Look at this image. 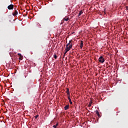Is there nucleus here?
<instances>
[{
  "instance_id": "1",
  "label": "nucleus",
  "mask_w": 128,
  "mask_h": 128,
  "mask_svg": "<svg viewBox=\"0 0 128 128\" xmlns=\"http://www.w3.org/2000/svg\"><path fill=\"white\" fill-rule=\"evenodd\" d=\"M72 48V40L69 41V42L66 45V48L67 52H70V49Z\"/></svg>"
},
{
  "instance_id": "2",
  "label": "nucleus",
  "mask_w": 128,
  "mask_h": 128,
  "mask_svg": "<svg viewBox=\"0 0 128 128\" xmlns=\"http://www.w3.org/2000/svg\"><path fill=\"white\" fill-rule=\"evenodd\" d=\"M98 61L101 64H104V56H100L98 58Z\"/></svg>"
},
{
  "instance_id": "3",
  "label": "nucleus",
  "mask_w": 128,
  "mask_h": 128,
  "mask_svg": "<svg viewBox=\"0 0 128 128\" xmlns=\"http://www.w3.org/2000/svg\"><path fill=\"white\" fill-rule=\"evenodd\" d=\"M18 14V12L16 10H14V12L12 13V16H16Z\"/></svg>"
},
{
  "instance_id": "4",
  "label": "nucleus",
  "mask_w": 128,
  "mask_h": 128,
  "mask_svg": "<svg viewBox=\"0 0 128 128\" xmlns=\"http://www.w3.org/2000/svg\"><path fill=\"white\" fill-rule=\"evenodd\" d=\"M8 8L9 10H14V4H10L9 6H8Z\"/></svg>"
},
{
  "instance_id": "5",
  "label": "nucleus",
  "mask_w": 128,
  "mask_h": 128,
  "mask_svg": "<svg viewBox=\"0 0 128 128\" xmlns=\"http://www.w3.org/2000/svg\"><path fill=\"white\" fill-rule=\"evenodd\" d=\"M66 94H67L68 96H70V88H66Z\"/></svg>"
},
{
  "instance_id": "6",
  "label": "nucleus",
  "mask_w": 128,
  "mask_h": 128,
  "mask_svg": "<svg viewBox=\"0 0 128 128\" xmlns=\"http://www.w3.org/2000/svg\"><path fill=\"white\" fill-rule=\"evenodd\" d=\"M70 96H68V100H69V102L70 104H72V99H70Z\"/></svg>"
},
{
  "instance_id": "7",
  "label": "nucleus",
  "mask_w": 128,
  "mask_h": 128,
  "mask_svg": "<svg viewBox=\"0 0 128 128\" xmlns=\"http://www.w3.org/2000/svg\"><path fill=\"white\" fill-rule=\"evenodd\" d=\"M32 86L30 84H27V89L30 90V88H32Z\"/></svg>"
},
{
  "instance_id": "8",
  "label": "nucleus",
  "mask_w": 128,
  "mask_h": 128,
  "mask_svg": "<svg viewBox=\"0 0 128 128\" xmlns=\"http://www.w3.org/2000/svg\"><path fill=\"white\" fill-rule=\"evenodd\" d=\"M96 113L97 114L98 116V118H100V112H98V110H96Z\"/></svg>"
},
{
  "instance_id": "9",
  "label": "nucleus",
  "mask_w": 128,
  "mask_h": 128,
  "mask_svg": "<svg viewBox=\"0 0 128 128\" xmlns=\"http://www.w3.org/2000/svg\"><path fill=\"white\" fill-rule=\"evenodd\" d=\"M82 46H84V42L82 41H80V48H82Z\"/></svg>"
},
{
  "instance_id": "10",
  "label": "nucleus",
  "mask_w": 128,
  "mask_h": 128,
  "mask_svg": "<svg viewBox=\"0 0 128 128\" xmlns=\"http://www.w3.org/2000/svg\"><path fill=\"white\" fill-rule=\"evenodd\" d=\"M68 108H69V106L68 105H66V106H65L64 107V110H68Z\"/></svg>"
},
{
  "instance_id": "11",
  "label": "nucleus",
  "mask_w": 128,
  "mask_h": 128,
  "mask_svg": "<svg viewBox=\"0 0 128 128\" xmlns=\"http://www.w3.org/2000/svg\"><path fill=\"white\" fill-rule=\"evenodd\" d=\"M82 14H83L82 10H80L78 14V16H82Z\"/></svg>"
},
{
  "instance_id": "12",
  "label": "nucleus",
  "mask_w": 128,
  "mask_h": 128,
  "mask_svg": "<svg viewBox=\"0 0 128 128\" xmlns=\"http://www.w3.org/2000/svg\"><path fill=\"white\" fill-rule=\"evenodd\" d=\"M68 51H66V49H65V52L64 53V58L66 54V52H68Z\"/></svg>"
},
{
  "instance_id": "13",
  "label": "nucleus",
  "mask_w": 128,
  "mask_h": 128,
  "mask_svg": "<svg viewBox=\"0 0 128 128\" xmlns=\"http://www.w3.org/2000/svg\"><path fill=\"white\" fill-rule=\"evenodd\" d=\"M92 102H89V104H88V106H89V107L92 106Z\"/></svg>"
},
{
  "instance_id": "14",
  "label": "nucleus",
  "mask_w": 128,
  "mask_h": 128,
  "mask_svg": "<svg viewBox=\"0 0 128 128\" xmlns=\"http://www.w3.org/2000/svg\"><path fill=\"white\" fill-rule=\"evenodd\" d=\"M64 20H66V22H68V18L67 17H65L64 18Z\"/></svg>"
},
{
  "instance_id": "15",
  "label": "nucleus",
  "mask_w": 128,
  "mask_h": 128,
  "mask_svg": "<svg viewBox=\"0 0 128 128\" xmlns=\"http://www.w3.org/2000/svg\"><path fill=\"white\" fill-rule=\"evenodd\" d=\"M58 124L57 123L56 125H54V126H53V128H56V126H58Z\"/></svg>"
},
{
  "instance_id": "16",
  "label": "nucleus",
  "mask_w": 128,
  "mask_h": 128,
  "mask_svg": "<svg viewBox=\"0 0 128 128\" xmlns=\"http://www.w3.org/2000/svg\"><path fill=\"white\" fill-rule=\"evenodd\" d=\"M54 58H55L56 60L57 56H56V54H54Z\"/></svg>"
},
{
  "instance_id": "17",
  "label": "nucleus",
  "mask_w": 128,
  "mask_h": 128,
  "mask_svg": "<svg viewBox=\"0 0 128 128\" xmlns=\"http://www.w3.org/2000/svg\"><path fill=\"white\" fill-rule=\"evenodd\" d=\"M28 16V12H26V14L23 15L24 16Z\"/></svg>"
},
{
  "instance_id": "18",
  "label": "nucleus",
  "mask_w": 128,
  "mask_h": 128,
  "mask_svg": "<svg viewBox=\"0 0 128 128\" xmlns=\"http://www.w3.org/2000/svg\"><path fill=\"white\" fill-rule=\"evenodd\" d=\"M19 60H22V56H20L19 58Z\"/></svg>"
},
{
  "instance_id": "19",
  "label": "nucleus",
  "mask_w": 128,
  "mask_h": 128,
  "mask_svg": "<svg viewBox=\"0 0 128 128\" xmlns=\"http://www.w3.org/2000/svg\"><path fill=\"white\" fill-rule=\"evenodd\" d=\"M36 120V118H38V115H36L34 116Z\"/></svg>"
},
{
  "instance_id": "20",
  "label": "nucleus",
  "mask_w": 128,
  "mask_h": 128,
  "mask_svg": "<svg viewBox=\"0 0 128 128\" xmlns=\"http://www.w3.org/2000/svg\"><path fill=\"white\" fill-rule=\"evenodd\" d=\"M18 56H22V54H18Z\"/></svg>"
},
{
  "instance_id": "21",
  "label": "nucleus",
  "mask_w": 128,
  "mask_h": 128,
  "mask_svg": "<svg viewBox=\"0 0 128 128\" xmlns=\"http://www.w3.org/2000/svg\"><path fill=\"white\" fill-rule=\"evenodd\" d=\"M126 9L127 10H128V6H126Z\"/></svg>"
},
{
  "instance_id": "22",
  "label": "nucleus",
  "mask_w": 128,
  "mask_h": 128,
  "mask_svg": "<svg viewBox=\"0 0 128 128\" xmlns=\"http://www.w3.org/2000/svg\"><path fill=\"white\" fill-rule=\"evenodd\" d=\"M36 26H38V23H36Z\"/></svg>"
}]
</instances>
